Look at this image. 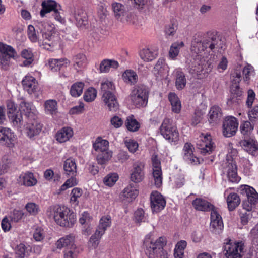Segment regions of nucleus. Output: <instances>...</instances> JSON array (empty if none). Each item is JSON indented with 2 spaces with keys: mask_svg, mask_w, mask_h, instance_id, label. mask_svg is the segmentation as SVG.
Listing matches in <instances>:
<instances>
[{
  "mask_svg": "<svg viewBox=\"0 0 258 258\" xmlns=\"http://www.w3.org/2000/svg\"><path fill=\"white\" fill-rule=\"evenodd\" d=\"M165 237L155 240L152 233L147 234L143 242L145 252L149 258H168V253L164 247L166 245Z\"/></svg>",
  "mask_w": 258,
  "mask_h": 258,
  "instance_id": "nucleus-1",
  "label": "nucleus"
},
{
  "mask_svg": "<svg viewBox=\"0 0 258 258\" xmlns=\"http://www.w3.org/2000/svg\"><path fill=\"white\" fill-rule=\"evenodd\" d=\"M49 211H53L54 219L59 226L73 225L76 223L75 214L64 206H50L47 209V212Z\"/></svg>",
  "mask_w": 258,
  "mask_h": 258,
  "instance_id": "nucleus-2",
  "label": "nucleus"
},
{
  "mask_svg": "<svg viewBox=\"0 0 258 258\" xmlns=\"http://www.w3.org/2000/svg\"><path fill=\"white\" fill-rule=\"evenodd\" d=\"M148 89L144 85H138L134 87L130 95V100L136 107H144L148 103Z\"/></svg>",
  "mask_w": 258,
  "mask_h": 258,
  "instance_id": "nucleus-3",
  "label": "nucleus"
},
{
  "mask_svg": "<svg viewBox=\"0 0 258 258\" xmlns=\"http://www.w3.org/2000/svg\"><path fill=\"white\" fill-rule=\"evenodd\" d=\"M225 241L223 248L226 258H242L244 243L241 241L233 242L230 239H225Z\"/></svg>",
  "mask_w": 258,
  "mask_h": 258,
  "instance_id": "nucleus-4",
  "label": "nucleus"
},
{
  "mask_svg": "<svg viewBox=\"0 0 258 258\" xmlns=\"http://www.w3.org/2000/svg\"><path fill=\"white\" fill-rule=\"evenodd\" d=\"M239 192L243 196H245L247 198L242 202L243 208L247 212L252 211L258 200V194L256 190L252 187L242 185L239 188Z\"/></svg>",
  "mask_w": 258,
  "mask_h": 258,
  "instance_id": "nucleus-5",
  "label": "nucleus"
},
{
  "mask_svg": "<svg viewBox=\"0 0 258 258\" xmlns=\"http://www.w3.org/2000/svg\"><path fill=\"white\" fill-rule=\"evenodd\" d=\"M160 131L162 136L170 143H175L179 140V132L173 121L169 118L163 121Z\"/></svg>",
  "mask_w": 258,
  "mask_h": 258,
  "instance_id": "nucleus-6",
  "label": "nucleus"
},
{
  "mask_svg": "<svg viewBox=\"0 0 258 258\" xmlns=\"http://www.w3.org/2000/svg\"><path fill=\"white\" fill-rule=\"evenodd\" d=\"M17 54L11 46L0 42V68L7 70L11 58L15 59Z\"/></svg>",
  "mask_w": 258,
  "mask_h": 258,
  "instance_id": "nucleus-7",
  "label": "nucleus"
},
{
  "mask_svg": "<svg viewBox=\"0 0 258 258\" xmlns=\"http://www.w3.org/2000/svg\"><path fill=\"white\" fill-rule=\"evenodd\" d=\"M223 172L226 173L229 182L238 183L240 181V178L237 173L236 162L230 153L227 155L226 161L223 164Z\"/></svg>",
  "mask_w": 258,
  "mask_h": 258,
  "instance_id": "nucleus-8",
  "label": "nucleus"
},
{
  "mask_svg": "<svg viewBox=\"0 0 258 258\" xmlns=\"http://www.w3.org/2000/svg\"><path fill=\"white\" fill-rule=\"evenodd\" d=\"M17 137L10 128L0 127V144L9 148L15 147Z\"/></svg>",
  "mask_w": 258,
  "mask_h": 258,
  "instance_id": "nucleus-9",
  "label": "nucleus"
},
{
  "mask_svg": "<svg viewBox=\"0 0 258 258\" xmlns=\"http://www.w3.org/2000/svg\"><path fill=\"white\" fill-rule=\"evenodd\" d=\"M25 127L26 135L30 139H33L38 136L42 131L43 125L38 120L37 117L28 119L26 121Z\"/></svg>",
  "mask_w": 258,
  "mask_h": 258,
  "instance_id": "nucleus-10",
  "label": "nucleus"
},
{
  "mask_svg": "<svg viewBox=\"0 0 258 258\" xmlns=\"http://www.w3.org/2000/svg\"><path fill=\"white\" fill-rule=\"evenodd\" d=\"M238 122L237 119L233 116L226 117L223 123V134L225 137L234 136L238 129Z\"/></svg>",
  "mask_w": 258,
  "mask_h": 258,
  "instance_id": "nucleus-11",
  "label": "nucleus"
},
{
  "mask_svg": "<svg viewBox=\"0 0 258 258\" xmlns=\"http://www.w3.org/2000/svg\"><path fill=\"white\" fill-rule=\"evenodd\" d=\"M204 61L199 59H194L189 64L188 68L189 73L198 79L203 78L208 73L207 71L204 69Z\"/></svg>",
  "mask_w": 258,
  "mask_h": 258,
  "instance_id": "nucleus-12",
  "label": "nucleus"
},
{
  "mask_svg": "<svg viewBox=\"0 0 258 258\" xmlns=\"http://www.w3.org/2000/svg\"><path fill=\"white\" fill-rule=\"evenodd\" d=\"M213 143L210 134H202L201 139L197 143V148L204 155L210 154L213 150Z\"/></svg>",
  "mask_w": 258,
  "mask_h": 258,
  "instance_id": "nucleus-13",
  "label": "nucleus"
},
{
  "mask_svg": "<svg viewBox=\"0 0 258 258\" xmlns=\"http://www.w3.org/2000/svg\"><path fill=\"white\" fill-rule=\"evenodd\" d=\"M153 166V176L154 179L155 185L159 187L162 184V173L161 168V162L157 155H154L152 157Z\"/></svg>",
  "mask_w": 258,
  "mask_h": 258,
  "instance_id": "nucleus-14",
  "label": "nucleus"
},
{
  "mask_svg": "<svg viewBox=\"0 0 258 258\" xmlns=\"http://www.w3.org/2000/svg\"><path fill=\"white\" fill-rule=\"evenodd\" d=\"M151 207L154 212L163 210L166 205V201L162 195L157 191L153 192L150 196Z\"/></svg>",
  "mask_w": 258,
  "mask_h": 258,
  "instance_id": "nucleus-15",
  "label": "nucleus"
},
{
  "mask_svg": "<svg viewBox=\"0 0 258 258\" xmlns=\"http://www.w3.org/2000/svg\"><path fill=\"white\" fill-rule=\"evenodd\" d=\"M144 164L140 161L135 162L133 165V169L131 174L130 178L132 181L139 183L144 178Z\"/></svg>",
  "mask_w": 258,
  "mask_h": 258,
  "instance_id": "nucleus-16",
  "label": "nucleus"
},
{
  "mask_svg": "<svg viewBox=\"0 0 258 258\" xmlns=\"http://www.w3.org/2000/svg\"><path fill=\"white\" fill-rule=\"evenodd\" d=\"M20 108L27 120L37 117L35 107L32 103L22 100L20 103Z\"/></svg>",
  "mask_w": 258,
  "mask_h": 258,
  "instance_id": "nucleus-17",
  "label": "nucleus"
},
{
  "mask_svg": "<svg viewBox=\"0 0 258 258\" xmlns=\"http://www.w3.org/2000/svg\"><path fill=\"white\" fill-rule=\"evenodd\" d=\"M193 146L191 143H186L183 149V159L189 164H197L199 163L198 158L195 156L193 154Z\"/></svg>",
  "mask_w": 258,
  "mask_h": 258,
  "instance_id": "nucleus-18",
  "label": "nucleus"
},
{
  "mask_svg": "<svg viewBox=\"0 0 258 258\" xmlns=\"http://www.w3.org/2000/svg\"><path fill=\"white\" fill-rule=\"evenodd\" d=\"M24 215V213L22 210L14 209L9 214V216H5L2 219L1 226H6L7 224L11 226L13 223L18 222L21 220Z\"/></svg>",
  "mask_w": 258,
  "mask_h": 258,
  "instance_id": "nucleus-19",
  "label": "nucleus"
},
{
  "mask_svg": "<svg viewBox=\"0 0 258 258\" xmlns=\"http://www.w3.org/2000/svg\"><path fill=\"white\" fill-rule=\"evenodd\" d=\"M78 27L85 26L88 22V18L86 12L81 8H74L72 12Z\"/></svg>",
  "mask_w": 258,
  "mask_h": 258,
  "instance_id": "nucleus-20",
  "label": "nucleus"
},
{
  "mask_svg": "<svg viewBox=\"0 0 258 258\" xmlns=\"http://www.w3.org/2000/svg\"><path fill=\"white\" fill-rule=\"evenodd\" d=\"M22 84L24 89L30 94L34 93L37 89V82L35 78L31 76H26L22 81Z\"/></svg>",
  "mask_w": 258,
  "mask_h": 258,
  "instance_id": "nucleus-21",
  "label": "nucleus"
},
{
  "mask_svg": "<svg viewBox=\"0 0 258 258\" xmlns=\"http://www.w3.org/2000/svg\"><path fill=\"white\" fill-rule=\"evenodd\" d=\"M220 41V39L216 35L212 33H208L203 40L206 50H214L218 47V44Z\"/></svg>",
  "mask_w": 258,
  "mask_h": 258,
  "instance_id": "nucleus-22",
  "label": "nucleus"
},
{
  "mask_svg": "<svg viewBox=\"0 0 258 258\" xmlns=\"http://www.w3.org/2000/svg\"><path fill=\"white\" fill-rule=\"evenodd\" d=\"M102 99L110 111H115L118 108V103L114 95L111 93L103 94Z\"/></svg>",
  "mask_w": 258,
  "mask_h": 258,
  "instance_id": "nucleus-23",
  "label": "nucleus"
},
{
  "mask_svg": "<svg viewBox=\"0 0 258 258\" xmlns=\"http://www.w3.org/2000/svg\"><path fill=\"white\" fill-rule=\"evenodd\" d=\"M138 195V191L134 187L133 184H130L125 187L120 195L122 201L131 202L134 200Z\"/></svg>",
  "mask_w": 258,
  "mask_h": 258,
  "instance_id": "nucleus-24",
  "label": "nucleus"
},
{
  "mask_svg": "<svg viewBox=\"0 0 258 258\" xmlns=\"http://www.w3.org/2000/svg\"><path fill=\"white\" fill-rule=\"evenodd\" d=\"M192 205L197 210L204 212L210 211L215 207L207 200L202 198H196L193 200Z\"/></svg>",
  "mask_w": 258,
  "mask_h": 258,
  "instance_id": "nucleus-25",
  "label": "nucleus"
},
{
  "mask_svg": "<svg viewBox=\"0 0 258 258\" xmlns=\"http://www.w3.org/2000/svg\"><path fill=\"white\" fill-rule=\"evenodd\" d=\"M239 143L242 148L249 153L252 154L258 149L257 142L251 137L244 138Z\"/></svg>",
  "mask_w": 258,
  "mask_h": 258,
  "instance_id": "nucleus-26",
  "label": "nucleus"
},
{
  "mask_svg": "<svg viewBox=\"0 0 258 258\" xmlns=\"http://www.w3.org/2000/svg\"><path fill=\"white\" fill-rule=\"evenodd\" d=\"M172 75L175 80V86L178 90L183 89L186 84V79L184 73L180 69H175Z\"/></svg>",
  "mask_w": 258,
  "mask_h": 258,
  "instance_id": "nucleus-27",
  "label": "nucleus"
},
{
  "mask_svg": "<svg viewBox=\"0 0 258 258\" xmlns=\"http://www.w3.org/2000/svg\"><path fill=\"white\" fill-rule=\"evenodd\" d=\"M191 50L197 54L206 50L201 35L198 34L194 36L191 42Z\"/></svg>",
  "mask_w": 258,
  "mask_h": 258,
  "instance_id": "nucleus-28",
  "label": "nucleus"
},
{
  "mask_svg": "<svg viewBox=\"0 0 258 258\" xmlns=\"http://www.w3.org/2000/svg\"><path fill=\"white\" fill-rule=\"evenodd\" d=\"M41 6L42 8L40 11V16L44 17L46 13L58 9L60 5L53 0H44L42 2Z\"/></svg>",
  "mask_w": 258,
  "mask_h": 258,
  "instance_id": "nucleus-29",
  "label": "nucleus"
},
{
  "mask_svg": "<svg viewBox=\"0 0 258 258\" xmlns=\"http://www.w3.org/2000/svg\"><path fill=\"white\" fill-rule=\"evenodd\" d=\"M70 63L67 58L50 59L48 60L49 67L53 72H57L63 67H66Z\"/></svg>",
  "mask_w": 258,
  "mask_h": 258,
  "instance_id": "nucleus-30",
  "label": "nucleus"
},
{
  "mask_svg": "<svg viewBox=\"0 0 258 258\" xmlns=\"http://www.w3.org/2000/svg\"><path fill=\"white\" fill-rule=\"evenodd\" d=\"M73 131L70 127H64L58 131L56 139L60 143L68 141L73 135Z\"/></svg>",
  "mask_w": 258,
  "mask_h": 258,
  "instance_id": "nucleus-31",
  "label": "nucleus"
},
{
  "mask_svg": "<svg viewBox=\"0 0 258 258\" xmlns=\"http://www.w3.org/2000/svg\"><path fill=\"white\" fill-rule=\"evenodd\" d=\"M20 182L22 185L30 187L36 184L37 181L32 172H27L20 176Z\"/></svg>",
  "mask_w": 258,
  "mask_h": 258,
  "instance_id": "nucleus-32",
  "label": "nucleus"
},
{
  "mask_svg": "<svg viewBox=\"0 0 258 258\" xmlns=\"http://www.w3.org/2000/svg\"><path fill=\"white\" fill-rule=\"evenodd\" d=\"M64 174L68 176H76L77 173V165L75 159H67L63 163Z\"/></svg>",
  "mask_w": 258,
  "mask_h": 258,
  "instance_id": "nucleus-33",
  "label": "nucleus"
},
{
  "mask_svg": "<svg viewBox=\"0 0 258 258\" xmlns=\"http://www.w3.org/2000/svg\"><path fill=\"white\" fill-rule=\"evenodd\" d=\"M74 244V236L72 235H69L65 237H62L58 240L56 243V247L58 249H61L64 247L66 248H69L75 245Z\"/></svg>",
  "mask_w": 258,
  "mask_h": 258,
  "instance_id": "nucleus-34",
  "label": "nucleus"
},
{
  "mask_svg": "<svg viewBox=\"0 0 258 258\" xmlns=\"http://www.w3.org/2000/svg\"><path fill=\"white\" fill-rule=\"evenodd\" d=\"M209 121L210 123H216L222 117L221 109L218 106H212L209 112Z\"/></svg>",
  "mask_w": 258,
  "mask_h": 258,
  "instance_id": "nucleus-35",
  "label": "nucleus"
},
{
  "mask_svg": "<svg viewBox=\"0 0 258 258\" xmlns=\"http://www.w3.org/2000/svg\"><path fill=\"white\" fill-rule=\"evenodd\" d=\"M93 147L98 153L109 151V142L106 140L102 139L100 137H98L93 144Z\"/></svg>",
  "mask_w": 258,
  "mask_h": 258,
  "instance_id": "nucleus-36",
  "label": "nucleus"
},
{
  "mask_svg": "<svg viewBox=\"0 0 258 258\" xmlns=\"http://www.w3.org/2000/svg\"><path fill=\"white\" fill-rule=\"evenodd\" d=\"M119 66L118 62L112 59H104L100 64L99 71L100 73H106L109 71L111 68L117 69Z\"/></svg>",
  "mask_w": 258,
  "mask_h": 258,
  "instance_id": "nucleus-37",
  "label": "nucleus"
},
{
  "mask_svg": "<svg viewBox=\"0 0 258 258\" xmlns=\"http://www.w3.org/2000/svg\"><path fill=\"white\" fill-rule=\"evenodd\" d=\"M210 212V226H223V220L219 213L218 208L214 207Z\"/></svg>",
  "mask_w": 258,
  "mask_h": 258,
  "instance_id": "nucleus-38",
  "label": "nucleus"
},
{
  "mask_svg": "<svg viewBox=\"0 0 258 258\" xmlns=\"http://www.w3.org/2000/svg\"><path fill=\"white\" fill-rule=\"evenodd\" d=\"M168 99L172 111L175 113H179L181 109V103L178 96L174 93H170L168 95Z\"/></svg>",
  "mask_w": 258,
  "mask_h": 258,
  "instance_id": "nucleus-39",
  "label": "nucleus"
},
{
  "mask_svg": "<svg viewBox=\"0 0 258 258\" xmlns=\"http://www.w3.org/2000/svg\"><path fill=\"white\" fill-rule=\"evenodd\" d=\"M240 202V198L237 194H230L227 197V203L229 210L230 211H233L238 206Z\"/></svg>",
  "mask_w": 258,
  "mask_h": 258,
  "instance_id": "nucleus-40",
  "label": "nucleus"
},
{
  "mask_svg": "<svg viewBox=\"0 0 258 258\" xmlns=\"http://www.w3.org/2000/svg\"><path fill=\"white\" fill-rule=\"evenodd\" d=\"M141 58L144 61H151L158 55L157 51L148 48L143 49L139 53Z\"/></svg>",
  "mask_w": 258,
  "mask_h": 258,
  "instance_id": "nucleus-41",
  "label": "nucleus"
},
{
  "mask_svg": "<svg viewBox=\"0 0 258 258\" xmlns=\"http://www.w3.org/2000/svg\"><path fill=\"white\" fill-rule=\"evenodd\" d=\"M112 154L110 150L98 153L96 156L98 164L102 166L105 165L112 158Z\"/></svg>",
  "mask_w": 258,
  "mask_h": 258,
  "instance_id": "nucleus-42",
  "label": "nucleus"
},
{
  "mask_svg": "<svg viewBox=\"0 0 258 258\" xmlns=\"http://www.w3.org/2000/svg\"><path fill=\"white\" fill-rule=\"evenodd\" d=\"M8 117L14 126L21 127L22 125L23 117L21 112L17 111L15 113H8Z\"/></svg>",
  "mask_w": 258,
  "mask_h": 258,
  "instance_id": "nucleus-43",
  "label": "nucleus"
},
{
  "mask_svg": "<svg viewBox=\"0 0 258 258\" xmlns=\"http://www.w3.org/2000/svg\"><path fill=\"white\" fill-rule=\"evenodd\" d=\"M125 124L127 130L131 132H136L140 127V123L135 118L133 115L126 118Z\"/></svg>",
  "mask_w": 258,
  "mask_h": 258,
  "instance_id": "nucleus-44",
  "label": "nucleus"
},
{
  "mask_svg": "<svg viewBox=\"0 0 258 258\" xmlns=\"http://www.w3.org/2000/svg\"><path fill=\"white\" fill-rule=\"evenodd\" d=\"M112 10L114 13L115 17L119 19L124 16L125 9L123 5L117 2H113L111 5Z\"/></svg>",
  "mask_w": 258,
  "mask_h": 258,
  "instance_id": "nucleus-45",
  "label": "nucleus"
},
{
  "mask_svg": "<svg viewBox=\"0 0 258 258\" xmlns=\"http://www.w3.org/2000/svg\"><path fill=\"white\" fill-rule=\"evenodd\" d=\"M125 82L131 84H135L138 81V77L136 73L132 70H126L122 75Z\"/></svg>",
  "mask_w": 258,
  "mask_h": 258,
  "instance_id": "nucleus-46",
  "label": "nucleus"
},
{
  "mask_svg": "<svg viewBox=\"0 0 258 258\" xmlns=\"http://www.w3.org/2000/svg\"><path fill=\"white\" fill-rule=\"evenodd\" d=\"M73 61L74 62V67L77 70H78L79 68L84 67L87 64L86 56L82 53H79L75 55L73 57Z\"/></svg>",
  "mask_w": 258,
  "mask_h": 258,
  "instance_id": "nucleus-47",
  "label": "nucleus"
},
{
  "mask_svg": "<svg viewBox=\"0 0 258 258\" xmlns=\"http://www.w3.org/2000/svg\"><path fill=\"white\" fill-rule=\"evenodd\" d=\"M253 127L249 121H243L240 124V131L245 138L250 137Z\"/></svg>",
  "mask_w": 258,
  "mask_h": 258,
  "instance_id": "nucleus-48",
  "label": "nucleus"
},
{
  "mask_svg": "<svg viewBox=\"0 0 258 258\" xmlns=\"http://www.w3.org/2000/svg\"><path fill=\"white\" fill-rule=\"evenodd\" d=\"M45 111L46 114H53L56 112L57 104L54 100H48L44 103Z\"/></svg>",
  "mask_w": 258,
  "mask_h": 258,
  "instance_id": "nucleus-49",
  "label": "nucleus"
},
{
  "mask_svg": "<svg viewBox=\"0 0 258 258\" xmlns=\"http://www.w3.org/2000/svg\"><path fill=\"white\" fill-rule=\"evenodd\" d=\"M84 84L82 82H77L71 87L70 93L73 97H78L82 93Z\"/></svg>",
  "mask_w": 258,
  "mask_h": 258,
  "instance_id": "nucleus-50",
  "label": "nucleus"
},
{
  "mask_svg": "<svg viewBox=\"0 0 258 258\" xmlns=\"http://www.w3.org/2000/svg\"><path fill=\"white\" fill-rule=\"evenodd\" d=\"M83 194V191L81 188L75 187L74 188L71 193L70 202L75 206H77L79 204L78 198H80Z\"/></svg>",
  "mask_w": 258,
  "mask_h": 258,
  "instance_id": "nucleus-51",
  "label": "nucleus"
},
{
  "mask_svg": "<svg viewBox=\"0 0 258 258\" xmlns=\"http://www.w3.org/2000/svg\"><path fill=\"white\" fill-rule=\"evenodd\" d=\"M21 56L26 60L23 61L24 66H29L33 61V54L31 50L24 49L21 52Z\"/></svg>",
  "mask_w": 258,
  "mask_h": 258,
  "instance_id": "nucleus-52",
  "label": "nucleus"
},
{
  "mask_svg": "<svg viewBox=\"0 0 258 258\" xmlns=\"http://www.w3.org/2000/svg\"><path fill=\"white\" fill-rule=\"evenodd\" d=\"M183 46L184 43L183 42H175L173 43L170 49L169 52V56L172 58L176 57L178 54L180 48L182 47Z\"/></svg>",
  "mask_w": 258,
  "mask_h": 258,
  "instance_id": "nucleus-53",
  "label": "nucleus"
},
{
  "mask_svg": "<svg viewBox=\"0 0 258 258\" xmlns=\"http://www.w3.org/2000/svg\"><path fill=\"white\" fill-rule=\"evenodd\" d=\"M80 252L76 245H73L69 248H66L64 251V258H76Z\"/></svg>",
  "mask_w": 258,
  "mask_h": 258,
  "instance_id": "nucleus-54",
  "label": "nucleus"
},
{
  "mask_svg": "<svg viewBox=\"0 0 258 258\" xmlns=\"http://www.w3.org/2000/svg\"><path fill=\"white\" fill-rule=\"evenodd\" d=\"M25 208L29 214L32 216H36L40 211L39 205L33 202L28 203Z\"/></svg>",
  "mask_w": 258,
  "mask_h": 258,
  "instance_id": "nucleus-55",
  "label": "nucleus"
},
{
  "mask_svg": "<svg viewBox=\"0 0 258 258\" xmlns=\"http://www.w3.org/2000/svg\"><path fill=\"white\" fill-rule=\"evenodd\" d=\"M164 66V59L163 58L159 59L155 64L153 70L154 74L157 77L161 76L163 75Z\"/></svg>",
  "mask_w": 258,
  "mask_h": 258,
  "instance_id": "nucleus-56",
  "label": "nucleus"
},
{
  "mask_svg": "<svg viewBox=\"0 0 258 258\" xmlns=\"http://www.w3.org/2000/svg\"><path fill=\"white\" fill-rule=\"evenodd\" d=\"M12 164L11 160L8 159L7 157H3L2 162H0V175L4 174L8 171V169Z\"/></svg>",
  "mask_w": 258,
  "mask_h": 258,
  "instance_id": "nucleus-57",
  "label": "nucleus"
},
{
  "mask_svg": "<svg viewBox=\"0 0 258 258\" xmlns=\"http://www.w3.org/2000/svg\"><path fill=\"white\" fill-rule=\"evenodd\" d=\"M101 89L103 93H111L115 89V86L112 82L105 80L101 83Z\"/></svg>",
  "mask_w": 258,
  "mask_h": 258,
  "instance_id": "nucleus-58",
  "label": "nucleus"
},
{
  "mask_svg": "<svg viewBox=\"0 0 258 258\" xmlns=\"http://www.w3.org/2000/svg\"><path fill=\"white\" fill-rule=\"evenodd\" d=\"M96 90L94 88H88L84 94V100L88 102L93 101L96 97Z\"/></svg>",
  "mask_w": 258,
  "mask_h": 258,
  "instance_id": "nucleus-59",
  "label": "nucleus"
},
{
  "mask_svg": "<svg viewBox=\"0 0 258 258\" xmlns=\"http://www.w3.org/2000/svg\"><path fill=\"white\" fill-rule=\"evenodd\" d=\"M118 179V176L116 173H111L105 176L103 179L104 183L108 186H113Z\"/></svg>",
  "mask_w": 258,
  "mask_h": 258,
  "instance_id": "nucleus-60",
  "label": "nucleus"
},
{
  "mask_svg": "<svg viewBox=\"0 0 258 258\" xmlns=\"http://www.w3.org/2000/svg\"><path fill=\"white\" fill-rule=\"evenodd\" d=\"M71 178L67 180L61 186L60 191H64L68 188L71 187L77 184V181L75 177V176H70Z\"/></svg>",
  "mask_w": 258,
  "mask_h": 258,
  "instance_id": "nucleus-61",
  "label": "nucleus"
},
{
  "mask_svg": "<svg viewBox=\"0 0 258 258\" xmlns=\"http://www.w3.org/2000/svg\"><path fill=\"white\" fill-rule=\"evenodd\" d=\"M15 252L17 256L19 258H24L28 254L26 246L22 243L16 247Z\"/></svg>",
  "mask_w": 258,
  "mask_h": 258,
  "instance_id": "nucleus-62",
  "label": "nucleus"
},
{
  "mask_svg": "<svg viewBox=\"0 0 258 258\" xmlns=\"http://www.w3.org/2000/svg\"><path fill=\"white\" fill-rule=\"evenodd\" d=\"M27 35L29 39L32 42H36L38 40V37L37 36L34 27L32 25H29L27 29Z\"/></svg>",
  "mask_w": 258,
  "mask_h": 258,
  "instance_id": "nucleus-63",
  "label": "nucleus"
},
{
  "mask_svg": "<svg viewBox=\"0 0 258 258\" xmlns=\"http://www.w3.org/2000/svg\"><path fill=\"white\" fill-rule=\"evenodd\" d=\"M124 144L131 153H135L137 150L139 146L136 141L131 139L125 141Z\"/></svg>",
  "mask_w": 258,
  "mask_h": 258,
  "instance_id": "nucleus-64",
  "label": "nucleus"
}]
</instances>
